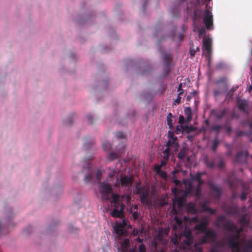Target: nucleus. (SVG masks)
Returning <instances> with one entry per match:
<instances>
[{
  "label": "nucleus",
  "instance_id": "nucleus-21",
  "mask_svg": "<svg viewBox=\"0 0 252 252\" xmlns=\"http://www.w3.org/2000/svg\"><path fill=\"white\" fill-rule=\"evenodd\" d=\"M185 113L187 115V123H189L192 118V114L190 107H186L185 109Z\"/></svg>",
  "mask_w": 252,
  "mask_h": 252
},
{
  "label": "nucleus",
  "instance_id": "nucleus-2",
  "mask_svg": "<svg viewBox=\"0 0 252 252\" xmlns=\"http://www.w3.org/2000/svg\"><path fill=\"white\" fill-rule=\"evenodd\" d=\"M110 202L113 204L114 209L111 212L113 217L122 218L123 211L124 208V204L120 201V195L118 194H112L110 198Z\"/></svg>",
  "mask_w": 252,
  "mask_h": 252
},
{
  "label": "nucleus",
  "instance_id": "nucleus-51",
  "mask_svg": "<svg viewBox=\"0 0 252 252\" xmlns=\"http://www.w3.org/2000/svg\"><path fill=\"white\" fill-rule=\"evenodd\" d=\"M205 34V30L203 28H201L198 30V34L199 36H201Z\"/></svg>",
  "mask_w": 252,
  "mask_h": 252
},
{
  "label": "nucleus",
  "instance_id": "nucleus-4",
  "mask_svg": "<svg viewBox=\"0 0 252 252\" xmlns=\"http://www.w3.org/2000/svg\"><path fill=\"white\" fill-rule=\"evenodd\" d=\"M203 234L199 240V243L201 245L213 243L217 239V235L214 230L208 229Z\"/></svg>",
  "mask_w": 252,
  "mask_h": 252
},
{
  "label": "nucleus",
  "instance_id": "nucleus-43",
  "mask_svg": "<svg viewBox=\"0 0 252 252\" xmlns=\"http://www.w3.org/2000/svg\"><path fill=\"white\" fill-rule=\"evenodd\" d=\"M224 246V244L222 242H218L213 248H216L217 250H220V248H222Z\"/></svg>",
  "mask_w": 252,
  "mask_h": 252
},
{
  "label": "nucleus",
  "instance_id": "nucleus-44",
  "mask_svg": "<svg viewBox=\"0 0 252 252\" xmlns=\"http://www.w3.org/2000/svg\"><path fill=\"white\" fill-rule=\"evenodd\" d=\"M189 210H190L191 212H193L194 213L196 212V209L194 206V205L193 204L189 203L188 204V206Z\"/></svg>",
  "mask_w": 252,
  "mask_h": 252
},
{
  "label": "nucleus",
  "instance_id": "nucleus-63",
  "mask_svg": "<svg viewBox=\"0 0 252 252\" xmlns=\"http://www.w3.org/2000/svg\"><path fill=\"white\" fill-rule=\"evenodd\" d=\"M209 252H222L221 251L217 250L216 248H212Z\"/></svg>",
  "mask_w": 252,
  "mask_h": 252
},
{
  "label": "nucleus",
  "instance_id": "nucleus-5",
  "mask_svg": "<svg viewBox=\"0 0 252 252\" xmlns=\"http://www.w3.org/2000/svg\"><path fill=\"white\" fill-rule=\"evenodd\" d=\"M203 55L208 59L209 62L211 60L212 54V40L210 38H204L202 47Z\"/></svg>",
  "mask_w": 252,
  "mask_h": 252
},
{
  "label": "nucleus",
  "instance_id": "nucleus-39",
  "mask_svg": "<svg viewBox=\"0 0 252 252\" xmlns=\"http://www.w3.org/2000/svg\"><path fill=\"white\" fill-rule=\"evenodd\" d=\"M139 252H146V248L144 244L141 243L138 246Z\"/></svg>",
  "mask_w": 252,
  "mask_h": 252
},
{
  "label": "nucleus",
  "instance_id": "nucleus-40",
  "mask_svg": "<svg viewBox=\"0 0 252 252\" xmlns=\"http://www.w3.org/2000/svg\"><path fill=\"white\" fill-rule=\"evenodd\" d=\"M92 178V175L90 173V171H89L88 174L85 176L84 181L86 182H89L90 181H91Z\"/></svg>",
  "mask_w": 252,
  "mask_h": 252
},
{
  "label": "nucleus",
  "instance_id": "nucleus-56",
  "mask_svg": "<svg viewBox=\"0 0 252 252\" xmlns=\"http://www.w3.org/2000/svg\"><path fill=\"white\" fill-rule=\"evenodd\" d=\"M87 120L88 121L89 124H93V117L90 114H89L87 115Z\"/></svg>",
  "mask_w": 252,
  "mask_h": 252
},
{
  "label": "nucleus",
  "instance_id": "nucleus-50",
  "mask_svg": "<svg viewBox=\"0 0 252 252\" xmlns=\"http://www.w3.org/2000/svg\"><path fill=\"white\" fill-rule=\"evenodd\" d=\"M247 198V193L244 191L240 195V199L242 201H245Z\"/></svg>",
  "mask_w": 252,
  "mask_h": 252
},
{
  "label": "nucleus",
  "instance_id": "nucleus-61",
  "mask_svg": "<svg viewBox=\"0 0 252 252\" xmlns=\"http://www.w3.org/2000/svg\"><path fill=\"white\" fill-rule=\"evenodd\" d=\"M182 199L179 198L177 200V204L179 207H181L182 206Z\"/></svg>",
  "mask_w": 252,
  "mask_h": 252
},
{
  "label": "nucleus",
  "instance_id": "nucleus-46",
  "mask_svg": "<svg viewBox=\"0 0 252 252\" xmlns=\"http://www.w3.org/2000/svg\"><path fill=\"white\" fill-rule=\"evenodd\" d=\"M183 93H184V91H181L179 93L178 96L177 98H176V99L175 100V102L177 103H178V104L180 103L181 99V97L180 96V95H182L183 94Z\"/></svg>",
  "mask_w": 252,
  "mask_h": 252
},
{
  "label": "nucleus",
  "instance_id": "nucleus-15",
  "mask_svg": "<svg viewBox=\"0 0 252 252\" xmlns=\"http://www.w3.org/2000/svg\"><path fill=\"white\" fill-rule=\"evenodd\" d=\"M228 246L230 248L233 249V250H235V252L238 249L239 251L240 243L238 241H236L232 237L230 236L228 238Z\"/></svg>",
  "mask_w": 252,
  "mask_h": 252
},
{
  "label": "nucleus",
  "instance_id": "nucleus-12",
  "mask_svg": "<svg viewBox=\"0 0 252 252\" xmlns=\"http://www.w3.org/2000/svg\"><path fill=\"white\" fill-rule=\"evenodd\" d=\"M226 182L228 184L230 189L233 191H235L239 183V180L233 174H231L228 175Z\"/></svg>",
  "mask_w": 252,
  "mask_h": 252
},
{
  "label": "nucleus",
  "instance_id": "nucleus-48",
  "mask_svg": "<svg viewBox=\"0 0 252 252\" xmlns=\"http://www.w3.org/2000/svg\"><path fill=\"white\" fill-rule=\"evenodd\" d=\"M238 88V86L231 89V90L229 91L228 95H230V96L231 97L233 95V94L235 91H236V90Z\"/></svg>",
  "mask_w": 252,
  "mask_h": 252
},
{
  "label": "nucleus",
  "instance_id": "nucleus-28",
  "mask_svg": "<svg viewBox=\"0 0 252 252\" xmlns=\"http://www.w3.org/2000/svg\"><path fill=\"white\" fill-rule=\"evenodd\" d=\"M172 59L171 57L169 55H165L164 56V62L166 64V66L169 67L171 63Z\"/></svg>",
  "mask_w": 252,
  "mask_h": 252
},
{
  "label": "nucleus",
  "instance_id": "nucleus-62",
  "mask_svg": "<svg viewBox=\"0 0 252 252\" xmlns=\"http://www.w3.org/2000/svg\"><path fill=\"white\" fill-rule=\"evenodd\" d=\"M189 54L191 57H193L196 54V51L195 50H190L189 51Z\"/></svg>",
  "mask_w": 252,
  "mask_h": 252
},
{
  "label": "nucleus",
  "instance_id": "nucleus-29",
  "mask_svg": "<svg viewBox=\"0 0 252 252\" xmlns=\"http://www.w3.org/2000/svg\"><path fill=\"white\" fill-rule=\"evenodd\" d=\"M193 242V237L185 238V240L183 241L184 244L188 246H190V245H191L192 244Z\"/></svg>",
  "mask_w": 252,
  "mask_h": 252
},
{
  "label": "nucleus",
  "instance_id": "nucleus-60",
  "mask_svg": "<svg viewBox=\"0 0 252 252\" xmlns=\"http://www.w3.org/2000/svg\"><path fill=\"white\" fill-rule=\"evenodd\" d=\"M185 238L193 237L190 231L187 232L185 233Z\"/></svg>",
  "mask_w": 252,
  "mask_h": 252
},
{
  "label": "nucleus",
  "instance_id": "nucleus-3",
  "mask_svg": "<svg viewBox=\"0 0 252 252\" xmlns=\"http://www.w3.org/2000/svg\"><path fill=\"white\" fill-rule=\"evenodd\" d=\"M98 189L103 202L107 200L110 201L111 196L112 194H114L111 184L106 182L100 183Z\"/></svg>",
  "mask_w": 252,
  "mask_h": 252
},
{
  "label": "nucleus",
  "instance_id": "nucleus-45",
  "mask_svg": "<svg viewBox=\"0 0 252 252\" xmlns=\"http://www.w3.org/2000/svg\"><path fill=\"white\" fill-rule=\"evenodd\" d=\"M170 142H167L166 144V148L163 151V153L170 154Z\"/></svg>",
  "mask_w": 252,
  "mask_h": 252
},
{
  "label": "nucleus",
  "instance_id": "nucleus-19",
  "mask_svg": "<svg viewBox=\"0 0 252 252\" xmlns=\"http://www.w3.org/2000/svg\"><path fill=\"white\" fill-rule=\"evenodd\" d=\"M248 103L246 101H242L238 103V109L246 114H249V111L246 108Z\"/></svg>",
  "mask_w": 252,
  "mask_h": 252
},
{
  "label": "nucleus",
  "instance_id": "nucleus-54",
  "mask_svg": "<svg viewBox=\"0 0 252 252\" xmlns=\"http://www.w3.org/2000/svg\"><path fill=\"white\" fill-rule=\"evenodd\" d=\"M170 154L165 153L163 152V159L166 160L168 161L169 158Z\"/></svg>",
  "mask_w": 252,
  "mask_h": 252
},
{
  "label": "nucleus",
  "instance_id": "nucleus-20",
  "mask_svg": "<svg viewBox=\"0 0 252 252\" xmlns=\"http://www.w3.org/2000/svg\"><path fill=\"white\" fill-rule=\"evenodd\" d=\"M204 162L206 166L210 169H213L216 167L215 161L214 160H209L207 157L204 158Z\"/></svg>",
  "mask_w": 252,
  "mask_h": 252
},
{
  "label": "nucleus",
  "instance_id": "nucleus-18",
  "mask_svg": "<svg viewBox=\"0 0 252 252\" xmlns=\"http://www.w3.org/2000/svg\"><path fill=\"white\" fill-rule=\"evenodd\" d=\"M212 113L213 115L218 119H221L226 113V109L220 111L219 110H213Z\"/></svg>",
  "mask_w": 252,
  "mask_h": 252
},
{
  "label": "nucleus",
  "instance_id": "nucleus-57",
  "mask_svg": "<svg viewBox=\"0 0 252 252\" xmlns=\"http://www.w3.org/2000/svg\"><path fill=\"white\" fill-rule=\"evenodd\" d=\"M231 237H232L234 239H235L236 241H238V240L240 238V235L239 234L235 233L233 235H230Z\"/></svg>",
  "mask_w": 252,
  "mask_h": 252
},
{
  "label": "nucleus",
  "instance_id": "nucleus-52",
  "mask_svg": "<svg viewBox=\"0 0 252 252\" xmlns=\"http://www.w3.org/2000/svg\"><path fill=\"white\" fill-rule=\"evenodd\" d=\"M95 176L97 180L98 181H100L101 177V172L100 170H97V172L96 173Z\"/></svg>",
  "mask_w": 252,
  "mask_h": 252
},
{
  "label": "nucleus",
  "instance_id": "nucleus-53",
  "mask_svg": "<svg viewBox=\"0 0 252 252\" xmlns=\"http://www.w3.org/2000/svg\"><path fill=\"white\" fill-rule=\"evenodd\" d=\"M132 216L134 220H136L139 218V214L137 212H134L132 214Z\"/></svg>",
  "mask_w": 252,
  "mask_h": 252
},
{
  "label": "nucleus",
  "instance_id": "nucleus-17",
  "mask_svg": "<svg viewBox=\"0 0 252 252\" xmlns=\"http://www.w3.org/2000/svg\"><path fill=\"white\" fill-rule=\"evenodd\" d=\"M181 171L180 169H175L172 172V177H171V181L177 187L181 185V182L177 179L178 178L177 174Z\"/></svg>",
  "mask_w": 252,
  "mask_h": 252
},
{
  "label": "nucleus",
  "instance_id": "nucleus-32",
  "mask_svg": "<svg viewBox=\"0 0 252 252\" xmlns=\"http://www.w3.org/2000/svg\"><path fill=\"white\" fill-rule=\"evenodd\" d=\"M179 123L182 126H185L187 124H188L189 123H187V119H185L184 117L182 115H180L179 117Z\"/></svg>",
  "mask_w": 252,
  "mask_h": 252
},
{
  "label": "nucleus",
  "instance_id": "nucleus-6",
  "mask_svg": "<svg viewBox=\"0 0 252 252\" xmlns=\"http://www.w3.org/2000/svg\"><path fill=\"white\" fill-rule=\"evenodd\" d=\"M136 193L139 195L141 203L148 204L149 202V189L146 186H140L137 185L136 186Z\"/></svg>",
  "mask_w": 252,
  "mask_h": 252
},
{
  "label": "nucleus",
  "instance_id": "nucleus-33",
  "mask_svg": "<svg viewBox=\"0 0 252 252\" xmlns=\"http://www.w3.org/2000/svg\"><path fill=\"white\" fill-rule=\"evenodd\" d=\"M167 162V161L165 160H161L160 164L155 165V169H158V171H159L160 169H161L162 166H165L166 165Z\"/></svg>",
  "mask_w": 252,
  "mask_h": 252
},
{
  "label": "nucleus",
  "instance_id": "nucleus-41",
  "mask_svg": "<svg viewBox=\"0 0 252 252\" xmlns=\"http://www.w3.org/2000/svg\"><path fill=\"white\" fill-rule=\"evenodd\" d=\"M225 128V129H226V131L228 133H230L231 131H232V128L229 125V123L228 122H227L223 126Z\"/></svg>",
  "mask_w": 252,
  "mask_h": 252
},
{
  "label": "nucleus",
  "instance_id": "nucleus-37",
  "mask_svg": "<svg viewBox=\"0 0 252 252\" xmlns=\"http://www.w3.org/2000/svg\"><path fill=\"white\" fill-rule=\"evenodd\" d=\"M222 126L220 125H213L212 126V129L217 133H219L221 129Z\"/></svg>",
  "mask_w": 252,
  "mask_h": 252
},
{
  "label": "nucleus",
  "instance_id": "nucleus-49",
  "mask_svg": "<svg viewBox=\"0 0 252 252\" xmlns=\"http://www.w3.org/2000/svg\"><path fill=\"white\" fill-rule=\"evenodd\" d=\"M117 223L125 228L127 225V221L125 220H123L121 222Z\"/></svg>",
  "mask_w": 252,
  "mask_h": 252
},
{
  "label": "nucleus",
  "instance_id": "nucleus-25",
  "mask_svg": "<svg viewBox=\"0 0 252 252\" xmlns=\"http://www.w3.org/2000/svg\"><path fill=\"white\" fill-rule=\"evenodd\" d=\"M187 155V149L186 148L183 147L182 148L180 152L178 154V158L181 159V160H183L185 158L186 156Z\"/></svg>",
  "mask_w": 252,
  "mask_h": 252
},
{
  "label": "nucleus",
  "instance_id": "nucleus-26",
  "mask_svg": "<svg viewBox=\"0 0 252 252\" xmlns=\"http://www.w3.org/2000/svg\"><path fill=\"white\" fill-rule=\"evenodd\" d=\"M122 155V153L112 152L107 156V158L109 160H113L119 158Z\"/></svg>",
  "mask_w": 252,
  "mask_h": 252
},
{
  "label": "nucleus",
  "instance_id": "nucleus-42",
  "mask_svg": "<svg viewBox=\"0 0 252 252\" xmlns=\"http://www.w3.org/2000/svg\"><path fill=\"white\" fill-rule=\"evenodd\" d=\"M243 156V153L241 152L238 153L235 157V160L237 162H241V158Z\"/></svg>",
  "mask_w": 252,
  "mask_h": 252
},
{
  "label": "nucleus",
  "instance_id": "nucleus-36",
  "mask_svg": "<svg viewBox=\"0 0 252 252\" xmlns=\"http://www.w3.org/2000/svg\"><path fill=\"white\" fill-rule=\"evenodd\" d=\"M102 147L104 150L108 151L111 148L112 145L110 143L105 142L102 143Z\"/></svg>",
  "mask_w": 252,
  "mask_h": 252
},
{
  "label": "nucleus",
  "instance_id": "nucleus-38",
  "mask_svg": "<svg viewBox=\"0 0 252 252\" xmlns=\"http://www.w3.org/2000/svg\"><path fill=\"white\" fill-rule=\"evenodd\" d=\"M172 114L171 113H169V114L167 117V125L168 126H171L172 125Z\"/></svg>",
  "mask_w": 252,
  "mask_h": 252
},
{
  "label": "nucleus",
  "instance_id": "nucleus-35",
  "mask_svg": "<svg viewBox=\"0 0 252 252\" xmlns=\"http://www.w3.org/2000/svg\"><path fill=\"white\" fill-rule=\"evenodd\" d=\"M228 214L231 215H236L238 214V210L237 207H234L231 208L229 211L228 212Z\"/></svg>",
  "mask_w": 252,
  "mask_h": 252
},
{
  "label": "nucleus",
  "instance_id": "nucleus-64",
  "mask_svg": "<svg viewBox=\"0 0 252 252\" xmlns=\"http://www.w3.org/2000/svg\"><path fill=\"white\" fill-rule=\"evenodd\" d=\"M244 134V132L242 131H238L236 132V136L239 137L242 136Z\"/></svg>",
  "mask_w": 252,
  "mask_h": 252
},
{
  "label": "nucleus",
  "instance_id": "nucleus-16",
  "mask_svg": "<svg viewBox=\"0 0 252 252\" xmlns=\"http://www.w3.org/2000/svg\"><path fill=\"white\" fill-rule=\"evenodd\" d=\"M114 229L115 233L120 236H125L127 234V231L125 228L117 223L114 227Z\"/></svg>",
  "mask_w": 252,
  "mask_h": 252
},
{
  "label": "nucleus",
  "instance_id": "nucleus-55",
  "mask_svg": "<svg viewBox=\"0 0 252 252\" xmlns=\"http://www.w3.org/2000/svg\"><path fill=\"white\" fill-rule=\"evenodd\" d=\"M72 123V119L71 118H68L67 120H66L65 121H64V124L66 125V126H70Z\"/></svg>",
  "mask_w": 252,
  "mask_h": 252
},
{
  "label": "nucleus",
  "instance_id": "nucleus-59",
  "mask_svg": "<svg viewBox=\"0 0 252 252\" xmlns=\"http://www.w3.org/2000/svg\"><path fill=\"white\" fill-rule=\"evenodd\" d=\"M116 174V172L115 171H112L109 173V177L110 178H113L114 177Z\"/></svg>",
  "mask_w": 252,
  "mask_h": 252
},
{
  "label": "nucleus",
  "instance_id": "nucleus-9",
  "mask_svg": "<svg viewBox=\"0 0 252 252\" xmlns=\"http://www.w3.org/2000/svg\"><path fill=\"white\" fill-rule=\"evenodd\" d=\"M209 187L212 196L216 199H219L222 194L221 188L213 183H210Z\"/></svg>",
  "mask_w": 252,
  "mask_h": 252
},
{
  "label": "nucleus",
  "instance_id": "nucleus-30",
  "mask_svg": "<svg viewBox=\"0 0 252 252\" xmlns=\"http://www.w3.org/2000/svg\"><path fill=\"white\" fill-rule=\"evenodd\" d=\"M156 173L159 175V176L163 179H166L167 178V173L164 171H162L161 169H160V171H158V169H155Z\"/></svg>",
  "mask_w": 252,
  "mask_h": 252
},
{
  "label": "nucleus",
  "instance_id": "nucleus-11",
  "mask_svg": "<svg viewBox=\"0 0 252 252\" xmlns=\"http://www.w3.org/2000/svg\"><path fill=\"white\" fill-rule=\"evenodd\" d=\"M184 184L185 186V194L187 196L194 195L196 197L195 188H193L192 182L189 179H186L184 181Z\"/></svg>",
  "mask_w": 252,
  "mask_h": 252
},
{
  "label": "nucleus",
  "instance_id": "nucleus-7",
  "mask_svg": "<svg viewBox=\"0 0 252 252\" xmlns=\"http://www.w3.org/2000/svg\"><path fill=\"white\" fill-rule=\"evenodd\" d=\"M116 182L122 188H126L129 190L133 184V178L131 176L122 174L120 180L117 178Z\"/></svg>",
  "mask_w": 252,
  "mask_h": 252
},
{
  "label": "nucleus",
  "instance_id": "nucleus-14",
  "mask_svg": "<svg viewBox=\"0 0 252 252\" xmlns=\"http://www.w3.org/2000/svg\"><path fill=\"white\" fill-rule=\"evenodd\" d=\"M239 250L238 251L237 249L236 252L232 251V252H252V240H247L241 249L239 247Z\"/></svg>",
  "mask_w": 252,
  "mask_h": 252
},
{
  "label": "nucleus",
  "instance_id": "nucleus-8",
  "mask_svg": "<svg viewBox=\"0 0 252 252\" xmlns=\"http://www.w3.org/2000/svg\"><path fill=\"white\" fill-rule=\"evenodd\" d=\"M190 178L192 181H196L198 184L195 187V193L196 197L199 198L201 195V187L204 184V182L202 180L201 177L198 172L195 175H190Z\"/></svg>",
  "mask_w": 252,
  "mask_h": 252
},
{
  "label": "nucleus",
  "instance_id": "nucleus-1",
  "mask_svg": "<svg viewBox=\"0 0 252 252\" xmlns=\"http://www.w3.org/2000/svg\"><path fill=\"white\" fill-rule=\"evenodd\" d=\"M215 223L218 228H220V224H222L224 228L227 231L231 232L235 231L236 233L240 235L243 231V227L238 228L237 225L234 222L227 220L225 217L224 216H218Z\"/></svg>",
  "mask_w": 252,
  "mask_h": 252
},
{
  "label": "nucleus",
  "instance_id": "nucleus-27",
  "mask_svg": "<svg viewBox=\"0 0 252 252\" xmlns=\"http://www.w3.org/2000/svg\"><path fill=\"white\" fill-rule=\"evenodd\" d=\"M220 141L218 139V138H215L214 139L212 142V150L214 152H215L217 150V149L220 144Z\"/></svg>",
  "mask_w": 252,
  "mask_h": 252
},
{
  "label": "nucleus",
  "instance_id": "nucleus-22",
  "mask_svg": "<svg viewBox=\"0 0 252 252\" xmlns=\"http://www.w3.org/2000/svg\"><path fill=\"white\" fill-rule=\"evenodd\" d=\"M239 222L240 224L242 226H245L249 224V220L247 219L246 214L243 215L240 219Z\"/></svg>",
  "mask_w": 252,
  "mask_h": 252
},
{
  "label": "nucleus",
  "instance_id": "nucleus-23",
  "mask_svg": "<svg viewBox=\"0 0 252 252\" xmlns=\"http://www.w3.org/2000/svg\"><path fill=\"white\" fill-rule=\"evenodd\" d=\"M170 137L172 138V139H170L168 141V142H170V147H173L175 149V150L177 151L179 147V145L177 143V142H176V141L177 140V138L176 137H172L171 136H170Z\"/></svg>",
  "mask_w": 252,
  "mask_h": 252
},
{
  "label": "nucleus",
  "instance_id": "nucleus-58",
  "mask_svg": "<svg viewBox=\"0 0 252 252\" xmlns=\"http://www.w3.org/2000/svg\"><path fill=\"white\" fill-rule=\"evenodd\" d=\"M116 136L118 137H119V138H122V139L125 138L124 134L122 132H120V131L116 133Z\"/></svg>",
  "mask_w": 252,
  "mask_h": 252
},
{
  "label": "nucleus",
  "instance_id": "nucleus-47",
  "mask_svg": "<svg viewBox=\"0 0 252 252\" xmlns=\"http://www.w3.org/2000/svg\"><path fill=\"white\" fill-rule=\"evenodd\" d=\"M221 93V91L219 89H215L214 90V95L215 97H217Z\"/></svg>",
  "mask_w": 252,
  "mask_h": 252
},
{
  "label": "nucleus",
  "instance_id": "nucleus-13",
  "mask_svg": "<svg viewBox=\"0 0 252 252\" xmlns=\"http://www.w3.org/2000/svg\"><path fill=\"white\" fill-rule=\"evenodd\" d=\"M209 224V222L208 220H204L200 223L196 224L194 226V229L198 231L199 232L203 233L209 229L207 228Z\"/></svg>",
  "mask_w": 252,
  "mask_h": 252
},
{
  "label": "nucleus",
  "instance_id": "nucleus-10",
  "mask_svg": "<svg viewBox=\"0 0 252 252\" xmlns=\"http://www.w3.org/2000/svg\"><path fill=\"white\" fill-rule=\"evenodd\" d=\"M205 12V14L203 18V21L206 29L209 30L212 29V27L213 25V15L208 9H206Z\"/></svg>",
  "mask_w": 252,
  "mask_h": 252
},
{
  "label": "nucleus",
  "instance_id": "nucleus-34",
  "mask_svg": "<svg viewBox=\"0 0 252 252\" xmlns=\"http://www.w3.org/2000/svg\"><path fill=\"white\" fill-rule=\"evenodd\" d=\"M225 162L222 158H220V161L218 165L216 166L220 170L223 169L225 167Z\"/></svg>",
  "mask_w": 252,
  "mask_h": 252
},
{
  "label": "nucleus",
  "instance_id": "nucleus-24",
  "mask_svg": "<svg viewBox=\"0 0 252 252\" xmlns=\"http://www.w3.org/2000/svg\"><path fill=\"white\" fill-rule=\"evenodd\" d=\"M188 125V124H187L185 126H181V128L183 131L188 133L195 131L196 128L195 127L192 126H189Z\"/></svg>",
  "mask_w": 252,
  "mask_h": 252
},
{
  "label": "nucleus",
  "instance_id": "nucleus-31",
  "mask_svg": "<svg viewBox=\"0 0 252 252\" xmlns=\"http://www.w3.org/2000/svg\"><path fill=\"white\" fill-rule=\"evenodd\" d=\"M204 211L209 212L211 214H214L216 213V210L207 207L205 204L202 206Z\"/></svg>",
  "mask_w": 252,
  "mask_h": 252
}]
</instances>
